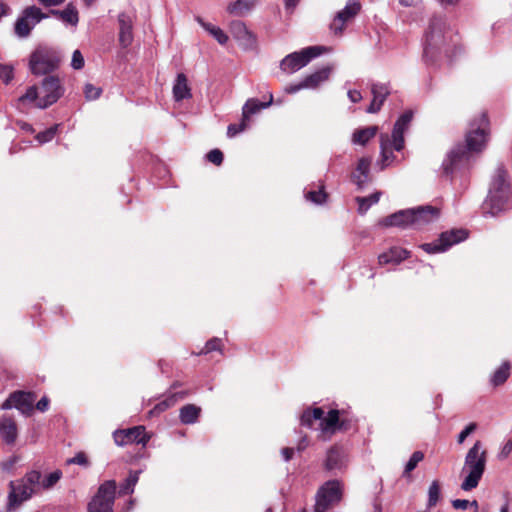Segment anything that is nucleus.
Wrapping results in <instances>:
<instances>
[{"instance_id": "nucleus-1", "label": "nucleus", "mask_w": 512, "mask_h": 512, "mask_svg": "<svg viewBox=\"0 0 512 512\" xmlns=\"http://www.w3.org/2000/svg\"><path fill=\"white\" fill-rule=\"evenodd\" d=\"M489 126L490 122L486 112H482L470 123V128L465 136V144L455 145L444 159L443 175L452 177L456 172L467 167L474 153H480L485 148L489 136Z\"/></svg>"}, {"instance_id": "nucleus-2", "label": "nucleus", "mask_w": 512, "mask_h": 512, "mask_svg": "<svg viewBox=\"0 0 512 512\" xmlns=\"http://www.w3.org/2000/svg\"><path fill=\"white\" fill-rule=\"evenodd\" d=\"M457 53V45L453 41L444 16L434 15L429 23L425 36L423 59L426 64L434 65L442 57L450 62Z\"/></svg>"}, {"instance_id": "nucleus-3", "label": "nucleus", "mask_w": 512, "mask_h": 512, "mask_svg": "<svg viewBox=\"0 0 512 512\" xmlns=\"http://www.w3.org/2000/svg\"><path fill=\"white\" fill-rule=\"evenodd\" d=\"M512 196L507 170L501 165L495 170L489 192L481 205L483 215L497 216L508 207Z\"/></svg>"}, {"instance_id": "nucleus-4", "label": "nucleus", "mask_w": 512, "mask_h": 512, "mask_svg": "<svg viewBox=\"0 0 512 512\" xmlns=\"http://www.w3.org/2000/svg\"><path fill=\"white\" fill-rule=\"evenodd\" d=\"M486 462L487 451L483 449L482 442L477 440L465 456L463 471L468 474L461 483L462 490L471 491L478 486L485 472Z\"/></svg>"}, {"instance_id": "nucleus-5", "label": "nucleus", "mask_w": 512, "mask_h": 512, "mask_svg": "<svg viewBox=\"0 0 512 512\" xmlns=\"http://www.w3.org/2000/svg\"><path fill=\"white\" fill-rule=\"evenodd\" d=\"M41 472L32 470L22 478L10 481L8 494V508H18L23 502L37 493L40 488Z\"/></svg>"}, {"instance_id": "nucleus-6", "label": "nucleus", "mask_w": 512, "mask_h": 512, "mask_svg": "<svg viewBox=\"0 0 512 512\" xmlns=\"http://www.w3.org/2000/svg\"><path fill=\"white\" fill-rule=\"evenodd\" d=\"M343 498V486L337 479L323 483L315 494L314 512H327Z\"/></svg>"}, {"instance_id": "nucleus-7", "label": "nucleus", "mask_w": 512, "mask_h": 512, "mask_svg": "<svg viewBox=\"0 0 512 512\" xmlns=\"http://www.w3.org/2000/svg\"><path fill=\"white\" fill-rule=\"evenodd\" d=\"M61 57L53 49L38 47L29 59V68L34 75H44L56 70L60 64Z\"/></svg>"}, {"instance_id": "nucleus-8", "label": "nucleus", "mask_w": 512, "mask_h": 512, "mask_svg": "<svg viewBox=\"0 0 512 512\" xmlns=\"http://www.w3.org/2000/svg\"><path fill=\"white\" fill-rule=\"evenodd\" d=\"M325 51L326 48L323 46H309L300 51L290 53L281 60L280 69L287 74L297 72Z\"/></svg>"}, {"instance_id": "nucleus-9", "label": "nucleus", "mask_w": 512, "mask_h": 512, "mask_svg": "<svg viewBox=\"0 0 512 512\" xmlns=\"http://www.w3.org/2000/svg\"><path fill=\"white\" fill-rule=\"evenodd\" d=\"M117 485L114 480H106L99 487L87 505V512H114Z\"/></svg>"}, {"instance_id": "nucleus-10", "label": "nucleus", "mask_w": 512, "mask_h": 512, "mask_svg": "<svg viewBox=\"0 0 512 512\" xmlns=\"http://www.w3.org/2000/svg\"><path fill=\"white\" fill-rule=\"evenodd\" d=\"M354 419L346 410L331 409L323 422L319 424V429L323 434L333 435L336 432H347L353 428Z\"/></svg>"}, {"instance_id": "nucleus-11", "label": "nucleus", "mask_w": 512, "mask_h": 512, "mask_svg": "<svg viewBox=\"0 0 512 512\" xmlns=\"http://www.w3.org/2000/svg\"><path fill=\"white\" fill-rule=\"evenodd\" d=\"M467 237L468 231L466 229H451L442 232L436 241L422 244L421 248L428 254L440 253L444 252L452 245L464 241Z\"/></svg>"}, {"instance_id": "nucleus-12", "label": "nucleus", "mask_w": 512, "mask_h": 512, "mask_svg": "<svg viewBox=\"0 0 512 512\" xmlns=\"http://www.w3.org/2000/svg\"><path fill=\"white\" fill-rule=\"evenodd\" d=\"M64 88L61 85L60 79L56 76H47L43 79L40 87L39 102L37 107L45 109L52 104L56 103L63 95Z\"/></svg>"}, {"instance_id": "nucleus-13", "label": "nucleus", "mask_w": 512, "mask_h": 512, "mask_svg": "<svg viewBox=\"0 0 512 512\" xmlns=\"http://www.w3.org/2000/svg\"><path fill=\"white\" fill-rule=\"evenodd\" d=\"M37 395L35 392L26 391H14L9 397L2 403L1 409L7 410L16 408L25 416H31L34 411V402L36 401Z\"/></svg>"}, {"instance_id": "nucleus-14", "label": "nucleus", "mask_w": 512, "mask_h": 512, "mask_svg": "<svg viewBox=\"0 0 512 512\" xmlns=\"http://www.w3.org/2000/svg\"><path fill=\"white\" fill-rule=\"evenodd\" d=\"M46 17L47 14L43 13L37 6L26 7L15 23L14 29L16 35L19 37H27L32 28Z\"/></svg>"}, {"instance_id": "nucleus-15", "label": "nucleus", "mask_w": 512, "mask_h": 512, "mask_svg": "<svg viewBox=\"0 0 512 512\" xmlns=\"http://www.w3.org/2000/svg\"><path fill=\"white\" fill-rule=\"evenodd\" d=\"M151 436L146 432L144 426H134L128 429L116 430L113 439L118 446L128 444H141L143 447L149 442Z\"/></svg>"}, {"instance_id": "nucleus-16", "label": "nucleus", "mask_w": 512, "mask_h": 512, "mask_svg": "<svg viewBox=\"0 0 512 512\" xmlns=\"http://www.w3.org/2000/svg\"><path fill=\"white\" fill-rule=\"evenodd\" d=\"M361 10V4L357 0H349L344 9L339 11L332 23L330 24V29L336 35H341L346 22L354 18Z\"/></svg>"}, {"instance_id": "nucleus-17", "label": "nucleus", "mask_w": 512, "mask_h": 512, "mask_svg": "<svg viewBox=\"0 0 512 512\" xmlns=\"http://www.w3.org/2000/svg\"><path fill=\"white\" fill-rule=\"evenodd\" d=\"M331 68L323 67L320 70L307 75L301 82L295 85H290L286 88L288 93H295L301 89H314L317 88L322 82L329 78Z\"/></svg>"}, {"instance_id": "nucleus-18", "label": "nucleus", "mask_w": 512, "mask_h": 512, "mask_svg": "<svg viewBox=\"0 0 512 512\" xmlns=\"http://www.w3.org/2000/svg\"><path fill=\"white\" fill-rule=\"evenodd\" d=\"M413 119V112L411 110L405 111L394 124L392 131L393 148L396 151H401L404 148V132L409 127Z\"/></svg>"}, {"instance_id": "nucleus-19", "label": "nucleus", "mask_w": 512, "mask_h": 512, "mask_svg": "<svg viewBox=\"0 0 512 512\" xmlns=\"http://www.w3.org/2000/svg\"><path fill=\"white\" fill-rule=\"evenodd\" d=\"M323 465L324 469L329 472L342 470L346 466V454L343 446L339 444L332 445L326 452Z\"/></svg>"}, {"instance_id": "nucleus-20", "label": "nucleus", "mask_w": 512, "mask_h": 512, "mask_svg": "<svg viewBox=\"0 0 512 512\" xmlns=\"http://www.w3.org/2000/svg\"><path fill=\"white\" fill-rule=\"evenodd\" d=\"M411 210L413 211L412 227L416 229L438 219L440 215V210L430 205L420 206Z\"/></svg>"}, {"instance_id": "nucleus-21", "label": "nucleus", "mask_w": 512, "mask_h": 512, "mask_svg": "<svg viewBox=\"0 0 512 512\" xmlns=\"http://www.w3.org/2000/svg\"><path fill=\"white\" fill-rule=\"evenodd\" d=\"M230 32L236 41H238L239 45L243 46L245 49L252 48L256 43L255 35L247 29L242 21H232L230 24Z\"/></svg>"}, {"instance_id": "nucleus-22", "label": "nucleus", "mask_w": 512, "mask_h": 512, "mask_svg": "<svg viewBox=\"0 0 512 512\" xmlns=\"http://www.w3.org/2000/svg\"><path fill=\"white\" fill-rule=\"evenodd\" d=\"M413 211L411 209L400 210L380 220V224L385 227H412Z\"/></svg>"}, {"instance_id": "nucleus-23", "label": "nucleus", "mask_w": 512, "mask_h": 512, "mask_svg": "<svg viewBox=\"0 0 512 512\" xmlns=\"http://www.w3.org/2000/svg\"><path fill=\"white\" fill-rule=\"evenodd\" d=\"M119 22V43L123 48H127L133 41V21L127 13H120L118 16Z\"/></svg>"}, {"instance_id": "nucleus-24", "label": "nucleus", "mask_w": 512, "mask_h": 512, "mask_svg": "<svg viewBox=\"0 0 512 512\" xmlns=\"http://www.w3.org/2000/svg\"><path fill=\"white\" fill-rule=\"evenodd\" d=\"M371 93L373 95V99L369 107L367 108L368 113H377L380 111L382 105L384 104L386 98L390 94V89L388 85L376 83L371 87Z\"/></svg>"}, {"instance_id": "nucleus-25", "label": "nucleus", "mask_w": 512, "mask_h": 512, "mask_svg": "<svg viewBox=\"0 0 512 512\" xmlns=\"http://www.w3.org/2000/svg\"><path fill=\"white\" fill-rule=\"evenodd\" d=\"M0 435L3 441L8 445H13L18 437V428L16 421L9 416H3L0 419Z\"/></svg>"}, {"instance_id": "nucleus-26", "label": "nucleus", "mask_w": 512, "mask_h": 512, "mask_svg": "<svg viewBox=\"0 0 512 512\" xmlns=\"http://www.w3.org/2000/svg\"><path fill=\"white\" fill-rule=\"evenodd\" d=\"M410 257V252L401 247H391L388 251L378 256L379 265L394 264L397 265Z\"/></svg>"}, {"instance_id": "nucleus-27", "label": "nucleus", "mask_w": 512, "mask_h": 512, "mask_svg": "<svg viewBox=\"0 0 512 512\" xmlns=\"http://www.w3.org/2000/svg\"><path fill=\"white\" fill-rule=\"evenodd\" d=\"M173 97L176 102L192 98L191 88L184 73H179L176 77L173 85Z\"/></svg>"}, {"instance_id": "nucleus-28", "label": "nucleus", "mask_w": 512, "mask_h": 512, "mask_svg": "<svg viewBox=\"0 0 512 512\" xmlns=\"http://www.w3.org/2000/svg\"><path fill=\"white\" fill-rule=\"evenodd\" d=\"M273 101V95L270 94L268 102H260L257 99H248L242 109V118L249 122L250 116L259 112L261 109L267 108Z\"/></svg>"}, {"instance_id": "nucleus-29", "label": "nucleus", "mask_w": 512, "mask_h": 512, "mask_svg": "<svg viewBox=\"0 0 512 512\" xmlns=\"http://www.w3.org/2000/svg\"><path fill=\"white\" fill-rule=\"evenodd\" d=\"M326 416H324V410L320 407L307 408L301 415V425L307 428H313L314 422L319 421V424L323 422Z\"/></svg>"}, {"instance_id": "nucleus-30", "label": "nucleus", "mask_w": 512, "mask_h": 512, "mask_svg": "<svg viewBox=\"0 0 512 512\" xmlns=\"http://www.w3.org/2000/svg\"><path fill=\"white\" fill-rule=\"evenodd\" d=\"M50 13L72 26H76L79 21V14L73 3H69L64 10H51Z\"/></svg>"}, {"instance_id": "nucleus-31", "label": "nucleus", "mask_w": 512, "mask_h": 512, "mask_svg": "<svg viewBox=\"0 0 512 512\" xmlns=\"http://www.w3.org/2000/svg\"><path fill=\"white\" fill-rule=\"evenodd\" d=\"M370 159L368 158H361L358 161L356 171L352 174L353 181L359 186L362 187L363 184L366 182L369 169H370Z\"/></svg>"}, {"instance_id": "nucleus-32", "label": "nucleus", "mask_w": 512, "mask_h": 512, "mask_svg": "<svg viewBox=\"0 0 512 512\" xmlns=\"http://www.w3.org/2000/svg\"><path fill=\"white\" fill-rule=\"evenodd\" d=\"M201 413V408L194 404H186L180 409L179 418L183 424H194Z\"/></svg>"}, {"instance_id": "nucleus-33", "label": "nucleus", "mask_w": 512, "mask_h": 512, "mask_svg": "<svg viewBox=\"0 0 512 512\" xmlns=\"http://www.w3.org/2000/svg\"><path fill=\"white\" fill-rule=\"evenodd\" d=\"M381 195L382 193L377 191L367 197H356L355 201L358 203V213L364 215L369 210L371 205L379 202Z\"/></svg>"}, {"instance_id": "nucleus-34", "label": "nucleus", "mask_w": 512, "mask_h": 512, "mask_svg": "<svg viewBox=\"0 0 512 512\" xmlns=\"http://www.w3.org/2000/svg\"><path fill=\"white\" fill-rule=\"evenodd\" d=\"M254 0H237L228 5L227 11L232 15L243 16L251 10Z\"/></svg>"}, {"instance_id": "nucleus-35", "label": "nucleus", "mask_w": 512, "mask_h": 512, "mask_svg": "<svg viewBox=\"0 0 512 512\" xmlns=\"http://www.w3.org/2000/svg\"><path fill=\"white\" fill-rule=\"evenodd\" d=\"M377 133L376 126H370L363 129H358L353 133V142L355 144L365 145Z\"/></svg>"}, {"instance_id": "nucleus-36", "label": "nucleus", "mask_w": 512, "mask_h": 512, "mask_svg": "<svg viewBox=\"0 0 512 512\" xmlns=\"http://www.w3.org/2000/svg\"><path fill=\"white\" fill-rule=\"evenodd\" d=\"M185 396L186 393H174L167 397L166 399H164L163 401L157 403L151 412L160 414L169 409L170 407L174 406L179 398L183 399Z\"/></svg>"}, {"instance_id": "nucleus-37", "label": "nucleus", "mask_w": 512, "mask_h": 512, "mask_svg": "<svg viewBox=\"0 0 512 512\" xmlns=\"http://www.w3.org/2000/svg\"><path fill=\"white\" fill-rule=\"evenodd\" d=\"M511 366L509 362H504L492 375L491 382L493 386L497 387L506 382L510 375Z\"/></svg>"}, {"instance_id": "nucleus-38", "label": "nucleus", "mask_w": 512, "mask_h": 512, "mask_svg": "<svg viewBox=\"0 0 512 512\" xmlns=\"http://www.w3.org/2000/svg\"><path fill=\"white\" fill-rule=\"evenodd\" d=\"M305 198L314 204L321 205L326 202L328 194L325 191L324 185L321 184L318 190H310L306 192Z\"/></svg>"}, {"instance_id": "nucleus-39", "label": "nucleus", "mask_w": 512, "mask_h": 512, "mask_svg": "<svg viewBox=\"0 0 512 512\" xmlns=\"http://www.w3.org/2000/svg\"><path fill=\"white\" fill-rule=\"evenodd\" d=\"M140 471H131L125 482L120 486L119 495H128L133 493L134 486L138 482Z\"/></svg>"}, {"instance_id": "nucleus-40", "label": "nucleus", "mask_w": 512, "mask_h": 512, "mask_svg": "<svg viewBox=\"0 0 512 512\" xmlns=\"http://www.w3.org/2000/svg\"><path fill=\"white\" fill-rule=\"evenodd\" d=\"M381 156L384 163H388L393 158L391 146H393V140L389 138L387 134L381 135Z\"/></svg>"}, {"instance_id": "nucleus-41", "label": "nucleus", "mask_w": 512, "mask_h": 512, "mask_svg": "<svg viewBox=\"0 0 512 512\" xmlns=\"http://www.w3.org/2000/svg\"><path fill=\"white\" fill-rule=\"evenodd\" d=\"M440 493H441L440 483H439V481L434 480L431 483L429 490H428V503H427L428 508H432V507L436 506V504L438 503V501L440 499Z\"/></svg>"}, {"instance_id": "nucleus-42", "label": "nucleus", "mask_w": 512, "mask_h": 512, "mask_svg": "<svg viewBox=\"0 0 512 512\" xmlns=\"http://www.w3.org/2000/svg\"><path fill=\"white\" fill-rule=\"evenodd\" d=\"M61 477H62V471L61 470H55V471L49 473L42 480V482H40V486L43 489H45V490L51 489L52 487H54L59 482Z\"/></svg>"}, {"instance_id": "nucleus-43", "label": "nucleus", "mask_w": 512, "mask_h": 512, "mask_svg": "<svg viewBox=\"0 0 512 512\" xmlns=\"http://www.w3.org/2000/svg\"><path fill=\"white\" fill-rule=\"evenodd\" d=\"M424 459V453L421 451H415L408 462L405 465V469L403 472L404 476H409V474L417 467L419 462H421Z\"/></svg>"}, {"instance_id": "nucleus-44", "label": "nucleus", "mask_w": 512, "mask_h": 512, "mask_svg": "<svg viewBox=\"0 0 512 512\" xmlns=\"http://www.w3.org/2000/svg\"><path fill=\"white\" fill-rule=\"evenodd\" d=\"M222 349H223L222 340L220 338L214 337L206 342L204 347L199 352V355L208 354L213 351H218V352L222 353Z\"/></svg>"}, {"instance_id": "nucleus-45", "label": "nucleus", "mask_w": 512, "mask_h": 512, "mask_svg": "<svg viewBox=\"0 0 512 512\" xmlns=\"http://www.w3.org/2000/svg\"><path fill=\"white\" fill-rule=\"evenodd\" d=\"M58 127H59V125L55 124L54 126H51L50 128L46 129L45 131L38 133L36 136V139L40 143H45V142L51 141L55 137Z\"/></svg>"}, {"instance_id": "nucleus-46", "label": "nucleus", "mask_w": 512, "mask_h": 512, "mask_svg": "<svg viewBox=\"0 0 512 512\" xmlns=\"http://www.w3.org/2000/svg\"><path fill=\"white\" fill-rule=\"evenodd\" d=\"M39 98H41L40 90L36 86H31L27 89L26 93L22 95L19 100L20 101H31L39 102Z\"/></svg>"}, {"instance_id": "nucleus-47", "label": "nucleus", "mask_w": 512, "mask_h": 512, "mask_svg": "<svg viewBox=\"0 0 512 512\" xmlns=\"http://www.w3.org/2000/svg\"><path fill=\"white\" fill-rule=\"evenodd\" d=\"M102 89L95 87L94 85L87 83L84 87V94L87 100H96L100 97Z\"/></svg>"}, {"instance_id": "nucleus-48", "label": "nucleus", "mask_w": 512, "mask_h": 512, "mask_svg": "<svg viewBox=\"0 0 512 512\" xmlns=\"http://www.w3.org/2000/svg\"><path fill=\"white\" fill-rule=\"evenodd\" d=\"M66 464L67 465L77 464L80 466L87 467V466H89V460H88L87 455L81 451V452H78L74 457L67 459Z\"/></svg>"}, {"instance_id": "nucleus-49", "label": "nucleus", "mask_w": 512, "mask_h": 512, "mask_svg": "<svg viewBox=\"0 0 512 512\" xmlns=\"http://www.w3.org/2000/svg\"><path fill=\"white\" fill-rule=\"evenodd\" d=\"M206 157L209 162L213 163L216 166L221 165L224 159V155L222 151L219 149H213L209 151Z\"/></svg>"}, {"instance_id": "nucleus-50", "label": "nucleus", "mask_w": 512, "mask_h": 512, "mask_svg": "<svg viewBox=\"0 0 512 512\" xmlns=\"http://www.w3.org/2000/svg\"><path fill=\"white\" fill-rule=\"evenodd\" d=\"M248 126V122L245 121L243 118L241 120L240 124H230L227 128V135L229 137H234L238 133L244 131L246 127Z\"/></svg>"}, {"instance_id": "nucleus-51", "label": "nucleus", "mask_w": 512, "mask_h": 512, "mask_svg": "<svg viewBox=\"0 0 512 512\" xmlns=\"http://www.w3.org/2000/svg\"><path fill=\"white\" fill-rule=\"evenodd\" d=\"M13 78V68L11 66L0 63V79L8 84Z\"/></svg>"}, {"instance_id": "nucleus-52", "label": "nucleus", "mask_w": 512, "mask_h": 512, "mask_svg": "<svg viewBox=\"0 0 512 512\" xmlns=\"http://www.w3.org/2000/svg\"><path fill=\"white\" fill-rule=\"evenodd\" d=\"M477 429V424L472 422L468 424L458 435L457 442L462 444L465 439Z\"/></svg>"}, {"instance_id": "nucleus-53", "label": "nucleus", "mask_w": 512, "mask_h": 512, "mask_svg": "<svg viewBox=\"0 0 512 512\" xmlns=\"http://www.w3.org/2000/svg\"><path fill=\"white\" fill-rule=\"evenodd\" d=\"M71 65L76 70L84 67V58L79 50L73 52Z\"/></svg>"}, {"instance_id": "nucleus-54", "label": "nucleus", "mask_w": 512, "mask_h": 512, "mask_svg": "<svg viewBox=\"0 0 512 512\" xmlns=\"http://www.w3.org/2000/svg\"><path fill=\"white\" fill-rule=\"evenodd\" d=\"M217 41L219 44L221 45H224L227 43L228 41V36L224 33V31L219 28V27H216L215 29H213L210 33Z\"/></svg>"}, {"instance_id": "nucleus-55", "label": "nucleus", "mask_w": 512, "mask_h": 512, "mask_svg": "<svg viewBox=\"0 0 512 512\" xmlns=\"http://www.w3.org/2000/svg\"><path fill=\"white\" fill-rule=\"evenodd\" d=\"M512 452V440L509 439L502 447L498 457L499 459H506Z\"/></svg>"}, {"instance_id": "nucleus-56", "label": "nucleus", "mask_w": 512, "mask_h": 512, "mask_svg": "<svg viewBox=\"0 0 512 512\" xmlns=\"http://www.w3.org/2000/svg\"><path fill=\"white\" fill-rule=\"evenodd\" d=\"M451 503H452V507L454 509L465 510L469 507L470 501L466 500V499H455V500H452Z\"/></svg>"}, {"instance_id": "nucleus-57", "label": "nucleus", "mask_w": 512, "mask_h": 512, "mask_svg": "<svg viewBox=\"0 0 512 512\" xmlns=\"http://www.w3.org/2000/svg\"><path fill=\"white\" fill-rule=\"evenodd\" d=\"M50 400L47 396H43L37 403L35 408L40 412L47 411L49 407Z\"/></svg>"}, {"instance_id": "nucleus-58", "label": "nucleus", "mask_w": 512, "mask_h": 512, "mask_svg": "<svg viewBox=\"0 0 512 512\" xmlns=\"http://www.w3.org/2000/svg\"><path fill=\"white\" fill-rule=\"evenodd\" d=\"M38 2L45 7H52L61 5L65 0H38Z\"/></svg>"}, {"instance_id": "nucleus-59", "label": "nucleus", "mask_w": 512, "mask_h": 512, "mask_svg": "<svg viewBox=\"0 0 512 512\" xmlns=\"http://www.w3.org/2000/svg\"><path fill=\"white\" fill-rule=\"evenodd\" d=\"M348 96H349L350 100L354 103H357L362 99V95H361L360 91H358V90H350L348 92Z\"/></svg>"}, {"instance_id": "nucleus-60", "label": "nucleus", "mask_w": 512, "mask_h": 512, "mask_svg": "<svg viewBox=\"0 0 512 512\" xmlns=\"http://www.w3.org/2000/svg\"><path fill=\"white\" fill-rule=\"evenodd\" d=\"M281 453L286 461H289L292 459L294 455V449L290 447H285L281 450Z\"/></svg>"}, {"instance_id": "nucleus-61", "label": "nucleus", "mask_w": 512, "mask_h": 512, "mask_svg": "<svg viewBox=\"0 0 512 512\" xmlns=\"http://www.w3.org/2000/svg\"><path fill=\"white\" fill-rule=\"evenodd\" d=\"M198 22L209 33H211V31L216 28V26H214V25H212L210 23H205L201 18H198Z\"/></svg>"}, {"instance_id": "nucleus-62", "label": "nucleus", "mask_w": 512, "mask_h": 512, "mask_svg": "<svg viewBox=\"0 0 512 512\" xmlns=\"http://www.w3.org/2000/svg\"><path fill=\"white\" fill-rule=\"evenodd\" d=\"M420 0H399L400 4L406 7L415 6Z\"/></svg>"}, {"instance_id": "nucleus-63", "label": "nucleus", "mask_w": 512, "mask_h": 512, "mask_svg": "<svg viewBox=\"0 0 512 512\" xmlns=\"http://www.w3.org/2000/svg\"><path fill=\"white\" fill-rule=\"evenodd\" d=\"M298 2L299 0H285V6L287 9H294Z\"/></svg>"}, {"instance_id": "nucleus-64", "label": "nucleus", "mask_w": 512, "mask_h": 512, "mask_svg": "<svg viewBox=\"0 0 512 512\" xmlns=\"http://www.w3.org/2000/svg\"><path fill=\"white\" fill-rule=\"evenodd\" d=\"M307 444H308L307 438L306 437L302 438L298 444V447H297L298 450L299 451L304 450L307 447Z\"/></svg>"}]
</instances>
